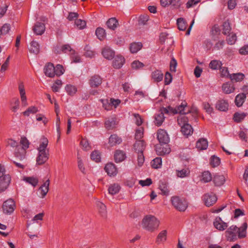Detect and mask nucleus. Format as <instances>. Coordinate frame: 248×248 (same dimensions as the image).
I'll list each match as a JSON object with an SVG mask.
<instances>
[{
    "label": "nucleus",
    "instance_id": "6e6d98bb",
    "mask_svg": "<svg viewBox=\"0 0 248 248\" xmlns=\"http://www.w3.org/2000/svg\"><path fill=\"white\" fill-rule=\"evenodd\" d=\"M222 64L220 61L213 60L209 63V67L213 70H217L221 67Z\"/></svg>",
    "mask_w": 248,
    "mask_h": 248
},
{
    "label": "nucleus",
    "instance_id": "423d86ee",
    "mask_svg": "<svg viewBox=\"0 0 248 248\" xmlns=\"http://www.w3.org/2000/svg\"><path fill=\"white\" fill-rule=\"evenodd\" d=\"M2 208L4 214L11 215L16 208V202L13 199H9L3 203Z\"/></svg>",
    "mask_w": 248,
    "mask_h": 248
},
{
    "label": "nucleus",
    "instance_id": "39448f33",
    "mask_svg": "<svg viewBox=\"0 0 248 248\" xmlns=\"http://www.w3.org/2000/svg\"><path fill=\"white\" fill-rule=\"evenodd\" d=\"M173 206L178 211L185 212L188 207V202L184 198L178 197H173L171 199Z\"/></svg>",
    "mask_w": 248,
    "mask_h": 248
},
{
    "label": "nucleus",
    "instance_id": "e2e57ef3",
    "mask_svg": "<svg viewBox=\"0 0 248 248\" xmlns=\"http://www.w3.org/2000/svg\"><path fill=\"white\" fill-rule=\"evenodd\" d=\"M152 77L155 80L160 81L163 79V75L161 71L157 70L153 73Z\"/></svg>",
    "mask_w": 248,
    "mask_h": 248
},
{
    "label": "nucleus",
    "instance_id": "338daca9",
    "mask_svg": "<svg viewBox=\"0 0 248 248\" xmlns=\"http://www.w3.org/2000/svg\"><path fill=\"white\" fill-rule=\"evenodd\" d=\"M78 167L79 169V170L82 173H86V168L84 165L83 161L81 157H78Z\"/></svg>",
    "mask_w": 248,
    "mask_h": 248
},
{
    "label": "nucleus",
    "instance_id": "de8ad7c7",
    "mask_svg": "<svg viewBox=\"0 0 248 248\" xmlns=\"http://www.w3.org/2000/svg\"><path fill=\"white\" fill-rule=\"evenodd\" d=\"M11 30V25L9 24H4L0 27V39L2 35L8 34Z\"/></svg>",
    "mask_w": 248,
    "mask_h": 248
},
{
    "label": "nucleus",
    "instance_id": "6ab92c4d",
    "mask_svg": "<svg viewBox=\"0 0 248 248\" xmlns=\"http://www.w3.org/2000/svg\"><path fill=\"white\" fill-rule=\"evenodd\" d=\"M101 54L107 60H111L115 55V52L110 47L105 46L102 48Z\"/></svg>",
    "mask_w": 248,
    "mask_h": 248
},
{
    "label": "nucleus",
    "instance_id": "393cba45",
    "mask_svg": "<svg viewBox=\"0 0 248 248\" xmlns=\"http://www.w3.org/2000/svg\"><path fill=\"white\" fill-rule=\"evenodd\" d=\"M104 169L107 174L110 176H115L117 173V170L116 167L112 163H109L107 164L105 167Z\"/></svg>",
    "mask_w": 248,
    "mask_h": 248
},
{
    "label": "nucleus",
    "instance_id": "3c124183",
    "mask_svg": "<svg viewBox=\"0 0 248 248\" xmlns=\"http://www.w3.org/2000/svg\"><path fill=\"white\" fill-rule=\"evenodd\" d=\"M245 78L244 74L242 73H237L231 75L230 76V79L232 81H235L236 82H240L242 81Z\"/></svg>",
    "mask_w": 248,
    "mask_h": 248
},
{
    "label": "nucleus",
    "instance_id": "a211bd4d",
    "mask_svg": "<svg viewBox=\"0 0 248 248\" xmlns=\"http://www.w3.org/2000/svg\"><path fill=\"white\" fill-rule=\"evenodd\" d=\"M125 62V58L121 55H117L112 62V66L116 69L121 68Z\"/></svg>",
    "mask_w": 248,
    "mask_h": 248
},
{
    "label": "nucleus",
    "instance_id": "58836bf2",
    "mask_svg": "<svg viewBox=\"0 0 248 248\" xmlns=\"http://www.w3.org/2000/svg\"><path fill=\"white\" fill-rule=\"evenodd\" d=\"M102 82L100 77L98 76H94L92 77L90 79V84L93 88L97 87L99 86Z\"/></svg>",
    "mask_w": 248,
    "mask_h": 248
},
{
    "label": "nucleus",
    "instance_id": "a878e982",
    "mask_svg": "<svg viewBox=\"0 0 248 248\" xmlns=\"http://www.w3.org/2000/svg\"><path fill=\"white\" fill-rule=\"evenodd\" d=\"M216 108L220 111H225L228 109L229 103L227 100L220 99L218 100L216 105Z\"/></svg>",
    "mask_w": 248,
    "mask_h": 248
},
{
    "label": "nucleus",
    "instance_id": "37998d69",
    "mask_svg": "<svg viewBox=\"0 0 248 248\" xmlns=\"http://www.w3.org/2000/svg\"><path fill=\"white\" fill-rule=\"evenodd\" d=\"M65 90L68 95L74 96L78 91L76 86L72 84H67L65 87Z\"/></svg>",
    "mask_w": 248,
    "mask_h": 248
},
{
    "label": "nucleus",
    "instance_id": "bf43d9fd",
    "mask_svg": "<svg viewBox=\"0 0 248 248\" xmlns=\"http://www.w3.org/2000/svg\"><path fill=\"white\" fill-rule=\"evenodd\" d=\"M81 148L85 151H89L91 147L87 139L82 138L80 143Z\"/></svg>",
    "mask_w": 248,
    "mask_h": 248
},
{
    "label": "nucleus",
    "instance_id": "ddd939ff",
    "mask_svg": "<svg viewBox=\"0 0 248 248\" xmlns=\"http://www.w3.org/2000/svg\"><path fill=\"white\" fill-rule=\"evenodd\" d=\"M157 139L161 144H168L170 141V137L168 133L164 130L159 129L157 133Z\"/></svg>",
    "mask_w": 248,
    "mask_h": 248
},
{
    "label": "nucleus",
    "instance_id": "72a5a7b5",
    "mask_svg": "<svg viewBox=\"0 0 248 248\" xmlns=\"http://www.w3.org/2000/svg\"><path fill=\"white\" fill-rule=\"evenodd\" d=\"M122 142V139L116 135H112L108 139V145L110 147L116 146L120 144Z\"/></svg>",
    "mask_w": 248,
    "mask_h": 248
},
{
    "label": "nucleus",
    "instance_id": "f3484780",
    "mask_svg": "<svg viewBox=\"0 0 248 248\" xmlns=\"http://www.w3.org/2000/svg\"><path fill=\"white\" fill-rule=\"evenodd\" d=\"M49 158L48 152H38L36 159V164L38 165L44 164Z\"/></svg>",
    "mask_w": 248,
    "mask_h": 248
},
{
    "label": "nucleus",
    "instance_id": "e433bc0d",
    "mask_svg": "<svg viewBox=\"0 0 248 248\" xmlns=\"http://www.w3.org/2000/svg\"><path fill=\"white\" fill-rule=\"evenodd\" d=\"M131 68L134 71H139L143 69L145 64L139 60H134L130 64Z\"/></svg>",
    "mask_w": 248,
    "mask_h": 248
},
{
    "label": "nucleus",
    "instance_id": "9d476101",
    "mask_svg": "<svg viewBox=\"0 0 248 248\" xmlns=\"http://www.w3.org/2000/svg\"><path fill=\"white\" fill-rule=\"evenodd\" d=\"M121 101L119 99H114L110 98L103 100V105L105 109L110 110L116 108L120 103Z\"/></svg>",
    "mask_w": 248,
    "mask_h": 248
},
{
    "label": "nucleus",
    "instance_id": "c03bdc74",
    "mask_svg": "<svg viewBox=\"0 0 248 248\" xmlns=\"http://www.w3.org/2000/svg\"><path fill=\"white\" fill-rule=\"evenodd\" d=\"M95 34L100 41L104 40L106 37V31L102 28H98L95 31Z\"/></svg>",
    "mask_w": 248,
    "mask_h": 248
},
{
    "label": "nucleus",
    "instance_id": "f03ea898",
    "mask_svg": "<svg viewBox=\"0 0 248 248\" xmlns=\"http://www.w3.org/2000/svg\"><path fill=\"white\" fill-rule=\"evenodd\" d=\"M178 124L181 127V132L184 136L187 137L193 134V129L188 123L187 117L181 114L178 118Z\"/></svg>",
    "mask_w": 248,
    "mask_h": 248
},
{
    "label": "nucleus",
    "instance_id": "473e14b6",
    "mask_svg": "<svg viewBox=\"0 0 248 248\" xmlns=\"http://www.w3.org/2000/svg\"><path fill=\"white\" fill-rule=\"evenodd\" d=\"M59 107L58 103L55 102V110L56 114V126L57 128V131L59 136H60L61 133V120L59 116Z\"/></svg>",
    "mask_w": 248,
    "mask_h": 248
},
{
    "label": "nucleus",
    "instance_id": "6e6552de",
    "mask_svg": "<svg viewBox=\"0 0 248 248\" xmlns=\"http://www.w3.org/2000/svg\"><path fill=\"white\" fill-rule=\"evenodd\" d=\"M202 201L205 206L210 207L213 205L217 202V197L213 193H206L203 196Z\"/></svg>",
    "mask_w": 248,
    "mask_h": 248
},
{
    "label": "nucleus",
    "instance_id": "9b49d317",
    "mask_svg": "<svg viewBox=\"0 0 248 248\" xmlns=\"http://www.w3.org/2000/svg\"><path fill=\"white\" fill-rule=\"evenodd\" d=\"M195 147L196 150L199 152L206 150L208 147L207 139L204 138H199L196 141Z\"/></svg>",
    "mask_w": 248,
    "mask_h": 248
},
{
    "label": "nucleus",
    "instance_id": "4d7b16f0",
    "mask_svg": "<svg viewBox=\"0 0 248 248\" xmlns=\"http://www.w3.org/2000/svg\"><path fill=\"white\" fill-rule=\"evenodd\" d=\"M145 145L143 140H137L134 144V148L136 150L142 152L144 149Z\"/></svg>",
    "mask_w": 248,
    "mask_h": 248
},
{
    "label": "nucleus",
    "instance_id": "7c9ffc66",
    "mask_svg": "<svg viewBox=\"0 0 248 248\" xmlns=\"http://www.w3.org/2000/svg\"><path fill=\"white\" fill-rule=\"evenodd\" d=\"M121 189V186L119 184L113 183L108 186V190L110 195L113 196L118 194Z\"/></svg>",
    "mask_w": 248,
    "mask_h": 248
},
{
    "label": "nucleus",
    "instance_id": "c9c22d12",
    "mask_svg": "<svg viewBox=\"0 0 248 248\" xmlns=\"http://www.w3.org/2000/svg\"><path fill=\"white\" fill-rule=\"evenodd\" d=\"M30 53L37 54L40 51V46L38 42L32 41L28 47Z\"/></svg>",
    "mask_w": 248,
    "mask_h": 248
},
{
    "label": "nucleus",
    "instance_id": "aec40b11",
    "mask_svg": "<svg viewBox=\"0 0 248 248\" xmlns=\"http://www.w3.org/2000/svg\"><path fill=\"white\" fill-rule=\"evenodd\" d=\"M168 231L167 230H163L161 231L157 234L155 243L158 245L164 244L167 240Z\"/></svg>",
    "mask_w": 248,
    "mask_h": 248
},
{
    "label": "nucleus",
    "instance_id": "f8f14e48",
    "mask_svg": "<svg viewBox=\"0 0 248 248\" xmlns=\"http://www.w3.org/2000/svg\"><path fill=\"white\" fill-rule=\"evenodd\" d=\"M235 89V85L230 81L226 82L221 86V91L225 94H229L234 93Z\"/></svg>",
    "mask_w": 248,
    "mask_h": 248
},
{
    "label": "nucleus",
    "instance_id": "c85d7f7f",
    "mask_svg": "<svg viewBox=\"0 0 248 248\" xmlns=\"http://www.w3.org/2000/svg\"><path fill=\"white\" fill-rule=\"evenodd\" d=\"M106 25L109 29L114 31L119 26L118 20L115 17H111L109 18L107 22Z\"/></svg>",
    "mask_w": 248,
    "mask_h": 248
},
{
    "label": "nucleus",
    "instance_id": "603ef678",
    "mask_svg": "<svg viewBox=\"0 0 248 248\" xmlns=\"http://www.w3.org/2000/svg\"><path fill=\"white\" fill-rule=\"evenodd\" d=\"M35 119L36 121L38 122H41V124L44 125H46L48 122V119L45 115L42 114H37L35 116Z\"/></svg>",
    "mask_w": 248,
    "mask_h": 248
},
{
    "label": "nucleus",
    "instance_id": "b1692460",
    "mask_svg": "<svg viewBox=\"0 0 248 248\" xmlns=\"http://www.w3.org/2000/svg\"><path fill=\"white\" fill-rule=\"evenodd\" d=\"M72 51H74V50H72L71 47L67 45L58 46L55 48L54 50L55 53L56 54H61L62 53H69L70 55L71 54Z\"/></svg>",
    "mask_w": 248,
    "mask_h": 248
},
{
    "label": "nucleus",
    "instance_id": "f704fd0d",
    "mask_svg": "<svg viewBox=\"0 0 248 248\" xmlns=\"http://www.w3.org/2000/svg\"><path fill=\"white\" fill-rule=\"evenodd\" d=\"M175 174L177 177L184 178L189 176L190 170L187 168L177 170L175 171Z\"/></svg>",
    "mask_w": 248,
    "mask_h": 248
},
{
    "label": "nucleus",
    "instance_id": "2eb2a0df",
    "mask_svg": "<svg viewBox=\"0 0 248 248\" xmlns=\"http://www.w3.org/2000/svg\"><path fill=\"white\" fill-rule=\"evenodd\" d=\"M156 151L159 155H163L169 154L171 150L168 144L159 143L156 146Z\"/></svg>",
    "mask_w": 248,
    "mask_h": 248
},
{
    "label": "nucleus",
    "instance_id": "ea45409f",
    "mask_svg": "<svg viewBox=\"0 0 248 248\" xmlns=\"http://www.w3.org/2000/svg\"><path fill=\"white\" fill-rule=\"evenodd\" d=\"M247 116V113L244 112H237L234 114L233 120L236 123H240L243 121Z\"/></svg>",
    "mask_w": 248,
    "mask_h": 248
},
{
    "label": "nucleus",
    "instance_id": "412c9836",
    "mask_svg": "<svg viewBox=\"0 0 248 248\" xmlns=\"http://www.w3.org/2000/svg\"><path fill=\"white\" fill-rule=\"evenodd\" d=\"M214 185L217 186H220L223 185L226 180L225 175L221 174H217L212 178Z\"/></svg>",
    "mask_w": 248,
    "mask_h": 248
},
{
    "label": "nucleus",
    "instance_id": "5fc2aeb1",
    "mask_svg": "<svg viewBox=\"0 0 248 248\" xmlns=\"http://www.w3.org/2000/svg\"><path fill=\"white\" fill-rule=\"evenodd\" d=\"M118 124V122L114 119H110L107 120L105 123L106 127L108 129L114 128Z\"/></svg>",
    "mask_w": 248,
    "mask_h": 248
},
{
    "label": "nucleus",
    "instance_id": "69168bd1",
    "mask_svg": "<svg viewBox=\"0 0 248 248\" xmlns=\"http://www.w3.org/2000/svg\"><path fill=\"white\" fill-rule=\"evenodd\" d=\"M178 28L180 30L184 31L187 27V24L183 18H180L177 20Z\"/></svg>",
    "mask_w": 248,
    "mask_h": 248
},
{
    "label": "nucleus",
    "instance_id": "1a4fd4ad",
    "mask_svg": "<svg viewBox=\"0 0 248 248\" xmlns=\"http://www.w3.org/2000/svg\"><path fill=\"white\" fill-rule=\"evenodd\" d=\"M160 5L163 7L171 5L174 8H179L184 3L183 0H160Z\"/></svg>",
    "mask_w": 248,
    "mask_h": 248
},
{
    "label": "nucleus",
    "instance_id": "774afa93",
    "mask_svg": "<svg viewBox=\"0 0 248 248\" xmlns=\"http://www.w3.org/2000/svg\"><path fill=\"white\" fill-rule=\"evenodd\" d=\"M144 162V157L142 152L139 154L137 158V162L136 163V167L140 168L142 167Z\"/></svg>",
    "mask_w": 248,
    "mask_h": 248
},
{
    "label": "nucleus",
    "instance_id": "864d4df0",
    "mask_svg": "<svg viewBox=\"0 0 248 248\" xmlns=\"http://www.w3.org/2000/svg\"><path fill=\"white\" fill-rule=\"evenodd\" d=\"M163 111L160 110V112L155 116V124L158 126L160 125L164 120Z\"/></svg>",
    "mask_w": 248,
    "mask_h": 248
},
{
    "label": "nucleus",
    "instance_id": "a19ab883",
    "mask_svg": "<svg viewBox=\"0 0 248 248\" xmlns=\"http://www.w3.org/2000/svg\"><path fill=\"white\" fill-rule=\"evenodd\" d=\"M38 111V108L34 106H32L27 108L22 113L23 116L28 117L31 114H33Z\"/></svg>",
    "mask_w": 248,
    "mask_h": 248
},
{
    "label": "nucleus",
    "instance_id": "20e7f679",
    "mask_svg": "<svg viewBox=\"0 0 248 248\" xmlns=\"http://www.w3.org/2000/svg\"><path fill=\"white\" fill-rule=\"evenodd\" d=\"M11 181L10 175L6 172L4 166L0 164V192H3L8 188Z\"/></svg>",
    "mask_w": 248,
    "mask_h": 248
},
{
    "label": "nucleus",
    "instance_id": "dca6fc26",
    "mask_svg": "<svg viewBox=\"0 0 248 248\" xmlns=\"http://www.w3.org/2000/svg\"><path fill=\"white\" fill-rule=\"evenodd\" d=\"M18 89L22 103L26 105L27 103V97L26 95L25 86L23 82H20L19 84Z\"/></svg>",
    "mask_w": 248,
    "mask_h": 248
},
{
    "label": "nucleus",
    "instance_id": "2f4dec72",
    "mask_svg": "<svg viewBox=\"0 0 248 248\" xmlns=\"http://www.w3.org/2000/svg\"><path fill=\"white\" fill-rule=\"evenodd\" d=\"M48 140L46 138L43 137L41 139L39 146L37 148L38 152H48L47 149Z\"/></svg>",
    "mask_w": 248,
    "mask_h": 248
},
{
    "label": "nucleus",
    "instance_id": "09e8293b",
    "mask_svg": "<svg viewBox=\"0 0 248 248\" xmlns=\"http://www.w3.org/2000/svg\"><path fill=\"white\" fill-rule=\"evenodd\" d=\"M137 182V179L135 177H128L124 182V185L125 186L129 188L133 187Z\"/></svg>",
    "mask_w": 248,
    "mask_h": 248
},
{
    "label": "nucleus",
    "instance_id": "cd10ccee",
    "mask_svg": "<svg viewBox=\"0 0 248 248\" xmlns=\"http://www.w3.org/2000/svg\"><path fill=\"white\" fill-rule=\"evenodd\" d=\"M49 186V180H46L44 182L43 184L41 185L39 189V192L40 196L41 198H44L46 195L48 191Z\"/></svg>",
    "mask_w": 248,
    "mask_h": 248
},
{
    "label": "nucleus",
    "instance_id": "0eeeda50",
    "mask_svg": "<svg viewBox=\"0 0 248 248\" xmlns=\"http://www.w3.org/2000/svg\"><path fill=\"white\" fill-rule=\"evenodd\" d=\"M213 226L218 231L223 232L227 229L228 224L221 217H217L213 220Z\"/></svg>",
    "mask_w": 248,
    "mask_h": 248
},
{
    "label": "nucleus",
    "instance_id": "680f3d73",
    "mask_svg": "<svg viewBox=\"0 0 248 248\" xmlns=\"http://www.w3.org/2000/svg\"><path fill=\"white\" fill-rule=\"evenodd\" d=\"M210 164L213 167H217L220 164V160L217 156H212L210 159Z\"/></svg>",
    "mask_w": 248,
    "mask_h": 248
},
{
    "label": "nucleus",
    "instance_id": "a18cd8bd",
    "mask_svg": "<svg viewBox=\"0 0 248 248\" xmlns=\"http://www.w3.org/2000/svg\"><path fill=\"white\" fill-rule=\"evenodd\" d=\"M20 102L18 98H13L11 102V109L14 112H16L19 108Z\"/></svg>",
    "mask_w": 248,
    "mask_h": 248
},
{
    "label": "nucleus",
    "instance_id": "49530a36",
    "mask_svg": "<svg viewBox=\"0 0 248 248\" xmlns=\"http://www.w3.org/2000/svg\"><path fill=\"white\" fill-rule=\"evenodd\" d=\"M162 111L169 115H174L180 111L179 110H176V108H174L171 106H169L167 108H161Z\"/></svg>",
    "mask_w": 248,
    "mask_h": 248
},
{
    "label": "nucleus",
    "instance_id": "13d9d810",
    "mask_svg": "<svg viewBox=\"0 0 248 248\" xmlns=\"http://www.w3.org/2000/svg\"><path fill=\"white\" fill-rule=\"evenodd\" d=\"M151 165L154 169L160 168L162 165V160L160 157H156L151 161Z\"/></svg>",
    "mask_w": 248,
    "mask_h": 248
},
{
    "label": "nucleus",
    "instance_id": "4c0bfd02",
    "mask_svg": "<svg viewBox=\"0 0 248 248\" xmlns=\"http://www.w3.org/2000/svg\"><path fill=\"white\" fill-rule=\"evenodd\" d=\"M246 98V95L243 93L238 94L235 98L234 102L235 105L238 107H241L244 103Z\"/></svg>",
    "mask_w": 248,
    "mask_h": 248
},
{
    "label": "nucleus",
    "instance_id": "8fccbe9b",
    "mask_svg": "<svg viewBox=\"0 0 248 248\" xmlns=\"http://www.w3.org/2000/svg\"><path fill=\"white\" fill-rule=\"evenodd\" d=\"M23 180L26 183L35 187L38 183V180L37 178L33 177H25Z\"/></svg>",
    "mask_w": 248,
    "mask_h": 248
},
{
    "label": "nucleus",
    "instance_id": "f257e3e1",
    "mask_svg": "<svg viewBox=\"0 0 248 248\" xmlns=\"http://www.w3.org/2000/svg\"><path fill=\"white\" fill-rule=\"evenodd\" d=\"M160 225L159 219L155 216L150 214L145 216L141 221L142 228L149 232L156 231Z\"/></svg>",
    "mask_w": 248,
    "mask_h": 248
},
{
    "label": "nucleus",
    "instance_id": "4468645a",
    "mask_svg": "<svg viewBox=\"0 0 248 248\" xmlns=\"http://www.w3.org/2000/svg\"><path fill=\"white\" fill-rule=\"evenodd\" d=\"M127 157L126 153L121 150H117L113 154V159L116 163H120L124 161Z\"/></svg>",
    "mask_w": 248,
    "mask_h": 248
},
{
    "label": "nucleus",
    "instance_id": "0e129e2a",
    "mask_svg": "<svg viewBox=\"0 0 248 248\" xmlns=\"http://www.w3.org/2000/svg\"><path fill=\"white\" fill-rule=\"evenodd\" d=\"M20 143L21 145V148L27 150L29 148L30 143L27 138L22 137L20 139Z\"/></svg>",
    "mask_w": 248,
    "mask_h": 248
},
{
    "label": "nucleus",
    "instance_id": "052dcab7",
    "mask_svg": "<svg viewBox=\"0 0 248 248\" xmlns=\"http://www.w3.org/2000/svg\"><path fill=\"white\" fill-rule=\"evenodd\" d=\"M90 157L92 160L96 162H98L101 159L100 153L98 151H93L91 153Z\"/></svg>",
    "mask_w": 248,
    "mask_h": 248
},
{
    "label": "nucleus",
    "instance_id": "5701e85b",
    "mask_svg": "<svg viewBox=\"0 0 248 248\" xmlns=\"http://www.w3.org/2000/svg\"><path fill=\"white\" fill-rule=\"evenodd\" d=\"M143 45L140 42H132L129 45L128 49L131 54H136L140 50Z\"/></svg>",
    "mask_w": 248,
    "mask_h": 248
},
{
    "label": "nucleus",
    "instance_id": "7ed1b4c3",
    "mask_svg": "<svg viewBox=\"0 0 248 248\" xmlns=\"http://www.w3.org/2000/svg\"><path fill=\"white\" fill-rule=\"evenodd\" d=\"M248 224L247 221H245L239 227L236 225H232L228 229L226 233L230 235L236 234L239 238H244L247 236V230Z\"/></svg>",
    "mask_w": 248,
    "mask_h": 248
},
{
    "label": "nucleus",
    "instance_id": "79ce46f5",
    "mask_svg": "<svg viewBox=\"0 0 248 248\" xmlns=\"http://www.w3.org/2000/svg\"><path fill=\"white\" fill-rule=\"evenodd\" d=\"M26 155V150L21 148V147H18L15 151V156L19 159H23Z\"/></svg>",
    "mask_w": 248,
    "mask_h": 248
},
{
    "label": "nucleus",
    "instance_id": "bb28decb",
    "mask_svg": "<svg viewBox=\"0 0 248 248\" xmlns=\"http://www.w3.org/2000/svg\"><path fill=\"white\" fill-rule=\"evenodd\" d=\"M46 28L45 24L40 22H36L33 28V31L36 35H42L45 32Z\"/></svg>",
    "mask_w": 248,
    "mask_h": 248
},
{
    "label": "nucleus",
    "instance_id": "4be33fe9",
    "mask_svg": "<svg viewBox=\"0 0 248 248\" xmlns=\"http://www.w3.org/2000/svg\"><path fill=\"white\" fill-rule=\"evenodd\" d=\"M55 66L52 63H48L46 65L44 72L46 75L50 78H53L56 75Z\"/></svg>",
    "mask_w": 248,
    "mask_h": 248
},
{
    "label": "nucleus",
    "instance_id": "c756f323",
    "mask_svg": "<svg viewBox=\"0 0 248 248\" xmlns=\"http://www.w3.org/2000/svg\"><path fill=\"white\" fill-rule=\"evenodd\" d=\"M200 181L202 183L210 182L212 180V176L209 171H204L199 176Z\"/></svg>",
    "mask_w": 248,
    "mask_h": 248
}]
</instances>
